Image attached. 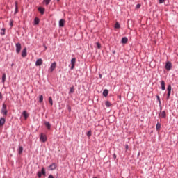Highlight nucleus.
<instances>
[{
    "instance_id": "obj_10",
    "label": "nucleus",
    "mask_w": 178,
    "mask_h": 178,
    "mask_svg": "<svg viewBox=\"0 0 178 178\" xmlns=\"http://www.w3.org/2000/svg\"><path fill=\"white\" fill-rule=\"evenodd\" d=\"M56 167H57L56 163H53L51 165H49V168L51 170H55V169H56Z\"/></svg>"
},
{
    "instance_id": "obj_5",
    "label": "nucleus",
    "mask_w": 178,
    "mask_h": 178,
    "mask_svg": "<svg viewBox=\"0 0 178 178\" xmlns=\"http://www.w3.org/2000/svg\"><path fill=\"white\" fill-rule=\"evenodd\" d=\"M40 140L42 141V143H45L47 141V135L41 134Z\"/></svg>"
},
{
    "instance_id": "obj_22",
    "label": "nucleus",
    "mask_w": 178,
    "mask_h": 178,
    "mask_svg": "<svg viewBox=\"0 0 178 178\" xmlns=\"http://www.w3.org/2000/svg\"><path fill=\"white\" fill-rule=\"evenodd\" d=\"M40 23V19H38V18H35V19H34V24H35V25H37V24H38Z\"/></svg>"
},
{
    "instance_id": "obj_2",
    "label": "nucleus",
    "mask_w": 178,
    "mask_h": 178,
    "mask_svg": "<svg viewBox=\"0 0 178 178\" xmlns=\"http://www.w3.org/2000/svg\"><path fill=\"white\" fill-rule=\"evenodd\" d=\"M167 91H168L167 99H169V98H170V94L172 92V86L171 85H168V86L167 88Z\"/></svg>"
},
{
    "instance_id": "obj_7",
    "label": "nucleus",
    "mask_w": 178,
    "mask_h": 178,
    "mask_svg": "<svg viewBox=\"0 0 178 178\" xmlns=\"http://www.w3.org/2000/svg\"><path fill=\"white\" fill-rule=\"evenodd\" d=\"M166 70H170L172 69V63L170 62H167L165 64Z\"/></svg>"
},
{
    "instance_id": "obj_17",
    "label": "nucleus",
    "mask_w": 178,
    "mask_h": 178,
    "mask_svg": "<svg viewBox=\"0 0 178 178\" xmlns=\"http://www.w3.org/2000/svg\"><path fill=\"white\" fill-rule=\"evenodd\" d=\"M44 124H45L46 127H47L49 130L51 129V124H49V122H44Z\"/></svg>"
},
{
    "instance_id": "obj_6",
    "label": "nucleus",
    "mask_w": 178,
    "mask_h": 178,
    "mask_svg": "<svg viewBox=\"0 0 178 178\" xmlns=\"http://www.w3.org/2000/svg\"><path fill=\"white\" fill-rule=\"evenodd\" d=\"M71 65H72L71 70H73V69H74V66L76 65V58H74L71 60Z\"/></svg>"
},
{
    "instance_id": "obj_9",
    "label": "nucleus",
    "mask_w": 178,
    "mask_h": 178,
    "mask_svg": "<svg viewBox=\"0 0 178 178\" xmlns=\"http://www.w3.org/2000/svg\"><path fill=\"white\" fill-rule=\"evenodd\" d=\"M41 65H42V59L39 58L35 62V66H41Z\"/></svg>"
},
{
    "instance_id": "obj_21",
    "label": "nucleus",
    "mask_w": 178,
    "mask_h": 178,
    "mask_svg": "<svg viewBox=\"0 0 178 178\" xmlns=\"http://www.w3.org/2000/svg\"><path fill=\"white\" fill-rule=\"evenodd\" d=\"M22 115H23L24 118H25V119H27V118H29V114H27V111H24L22 113Z\"/></svg>"
},
{
    "instance_id": "obj_46",
    "label": "nucleus",
    "mask_w": 178,
    "mask_h": 178,
    "mask_svg": "<svg viewBox=\"0 0 178 178\" xmlns=\"http://www.w3.org/2000/svg\"><path fill=\"white\" fill-rule=\"evenodd\" d=\"M99 77H100V79H102V75L100 74V75H99Z\"/></svg>"
},
{
    "instance_id": "obj_8",
    "label": "nucleus",
    "mask_w": 178,
    "mask_h": 178,
    "mask_svg": "<svg viewBox=\"0 0 178 178\" xmlns=\"http://www.w3.org/2000/svg\"><path fill=\"white\" fill-rule=\"evenodd\" d=\"M22 58H26L27 56V49L24 48L22 52Z\"/></svg>"
},
{
    "instance_id": "obj_45",
    "label": "nucleus",
    "mask_w": 178,
    "mask_h": 178,
    "mask_svg": "<svg viewBox=\"0 0 178 178\" xmlns=\"http://www.w3.org/2000/svg\"><path fill=\"white\" fill-rule=\"evenodd\" d=\"M113 54H116V51H113Z\"/></svg>"
},
{
    "instance_id": "obj_13",
    "label": "nucleus",
    "mask_w": 178,
    "mask_h": 178,
    "mask_svg": "<svg viewBox=\"0 0 178 178\" xmlns=\"http://www.w3.org/2000/svg\"><path fill=\"white\" fill-rule=\"evenodd\" d=\"M38 10L41 13V15H44V13L45 12V8L39 7Z\"/></svg>"
},
{
    "instance_id": "obj_4",
    "label": "nucleus",
    "mask_w": 178,
    "mask_h": 178,
    "mask_svg": "<svg viewBox=\"0 0 178 178\" xmlns=\"http://www.w3.org/2000/svg\"><path fill=\"white\" fill-rule=\"evenodd\" d=\"M54 69H56V62H54L51 65L50 68L49 69V72H50V73H52Z\"/></svg>"
},
{
    "instance_id": "obj_14",
    "label": "nucleus",
    "mask_w": 178,
    "mask_h": 178,
    "mask_svg": "<svg viewBox=\"0 0 178 178\" xmlns=\"http://www.w3.org/2000/svg\"><path fill=\"white\" fill-rule=\"evenodd\" d=\"M59 26H60V27H64L65 26V21H64V19H60L59 21Z\"/></svg>"
},
{
    "instance_id": "obj_19",
    "label": "nucleus",
    "mask_w": 178,
    "mask_h": 178,
    "mask_svg": "<svg viewBox=\"0 0 178 178\" xmlns=\"http://www.w3.org/2000/svg\"><path fill=\"white\" fill-rule=\"evenodd\" d=\"M5 124V118L0 119V126H3Z\"/></svg>"
},
{
    "instance_id": "obj_30",
    "label": "nucleus",
    "mask_w": 178,
    "mask_h": 178,
    "mask_svg": "<svg viewBox=\"0 0 178 178\" xmlns=\"http://www.w3.org/2000/svg\"><path fill=\"white\" fill-rule=\"evenodd\" d=\"M17 9H19L17 7V1H15V13H17Z\"/></svg>"
},
{
    "instance_id": "obj_29",
    "label": "nucleus",
    "mask_w": 178,
    "mask_h": 178,
    "mask_svg": "<svg viewBox=\"0 0 178 178\" xmlns=\"http://www.w3.org/2000/svg\"><path fill=\"white\" fill-rule=\"evenodd\" d=\"M105 105L106 106H107V108H109V106H111V102H109L108 101H106L105 102Z\"/></svg>"
},
{
    "instance_id": "obj_41",
    "label": "nucleus",
    "mask_w": 178,
    "mask_h": 178,
    "mask_svg": "<svg viewBox=\"0 0 178 178\" xmlns=\"http://www.w3.org/2000/svg\"><path fill=\"white\" fill-rule=\"evenodd\" d=\"M48 178H54V176L52 175H50Z\"/></svg>"
},
{
    "instance_id": "obj_36",
    "label": "nucleus",
    "mask_w": 178,
    "mask_h": 178,
    "mask_svg": "<svg viewBox=\"0 0 178 178\" xmlns=\"http://www.w3.org/2000/svg\"><path fill=\"white\" fill-rule=\"evenodd\" d=\"M42 175V174L41 173V172H39L38 173V177H41Z\"/></svg>"
},
{
    "instance_id": "obj_23",
    "label": "nucleus",
    "mask_w": 178,
    "mask_h": 178,
    "mask_svg": "<svg viewBox=\"0 0 178 178\" xmlns=\"http://www.w3.org/2000/svg\"><path fill=\"white\" fill-rule=\"evenodd\" d=\"M6 31V29H1V32H0V34H1V35H5V31Z\"/></svg>"
},
{
    "instance_id": "obj_34",
    "label": "nucleus",
    "mask_w": 178,
    "mask_h": 178,
    "mask_svg": "<svg viewBox=\"0 0 178 178\" xmlns=\"http://www.w3.org/2000/svg\"><path fill=\"white\" fill-rule=\"evenodd\" d=\"M87 136L88 137H91V131H88Z\"/></svg>"
},
{
    "instance_id": "obj_39",
    "label": "nucleus",
    "mask_w": 178,
    "mask_h": 178,
    "mask_svg": "<svg viewBox=\"0 0 178 178\" xmlns=\"http://www.w3.org/2000/svg\"><path fill=\"white\" fill-rule=\"evenodd\" d=\"M10 26L12 27V26H13V21H10Z\"/></svg>"
},
{
    "instance_id": "obj_25",
    "label": "nucleus",
    "mask_w": 178,
    "mask_h": 178,
    "mask_svg": "<svg viewBox=\"0 0 178 178\" xmlns=\"http://www.w3.org/2000/svg\"><path fill=\"white\" fill-rule=\"evenodd\" d=\"M49 103L50 104L51 106H52V105H54V102L52 101L51 97H49Z\"/></svg>"
},
{
    "instance_id": "obj_24",
    "label": "nucleus",
    "mask_w": 178,
    "mask_h": 178,
    "mask_svg": "<svg viewBox=\"0 0 178 178\" xmlns=\"http://www.w3.org/2000/svg\"><path fill=\"white\" fill-rule=\"evenodd\" d=\"M73 92H74V86H72V87L70 88L69 94H73Z\"/></svg>"
},
{
    "instance_id": "obj_28",
    "label": "nucleus",
    "mask_w": 178,
    "mask_h": 178,
    "mask_svg": "<svg viewBox=\"0 0 178 178\" xmlns=\"http://www.w3.org/2000/svg\"><path fill=\"white\" fill-rule=\"evenodd\" d=\"M115 29H120V24L119 22H116L115 25Z\"/></svg>"
},
{
    "instance_id": "obj_18",
    "label": "nucleus",
    "mask_w": 178,
    "mask_h": 178,
    "mask_svg": "<svg viewBox=\"0 0 178 178\" xmlns=\"http://www.w3.org/2000/svg\"><path fill=\"white\" fill-rule=\"evenodd\" d=\"M127 41H129L127 38H122V44H127Z\"/></svg>"
},
{
    "instance_id": "obj_42",
    "label": "nucleus",
    "mask_w": 178,
    "mask_h": 178,
    "mask_svg": "<svg viewBox=\"0 0 178 178\" xmlns=\"http://www.w3.org/2000/svg\"><path fill=\"white\" fill-rule=\"evenodd\" d=\"M0 99H2V93L0 92Z\"/></svg>"
},
{
    "instance_id": "obj_31",
    "label": "nucleus",
    "mask_w": 178,
    "mask_h": 178,
    "mask_svg": "<svg viewBox=\"0 0 178 178\" xmlns=\"http://www.w3.org/2000/svg\"><path fill=\"white\" fill-rule=\"evenodd\" d=\"M41 173H42V175H43L44 176H45V173H46V172H45V168H42V172H41Z\"/></svg>"
},
{
    "instance_id": "obj_20",
    "label": "nucleus",
    "mask_w": 178,
    "mask_h": 178,
    "mask_svg": "<svg viewBox=\"0 0 178 178\" xmlns=\"http://www.w3.org/2000/svg\"><path fill=\"white\" fill-rule=\"evenodd\" d=\"M156 129L158 131H159L161 130V124L159 122H158L156 125Z\"/></svg>"
},
{
    "instance_id": "obj_47",
    "label": "nucleus",
    "mask_w": 178,
    "mask_h": 178,
    "mask_svg": "<svg viewBox=\"0 0 178 178\" xmlns=\"http://www.w3.org/2000/svg\"><path fill=\"white\" fill-rule=\"evenodd\" d=\"M58 1H59V0H57Z\"/></svg>"
},
{
    "instance_id": "obj_11",
    "label": "nucleus",
    "mask_w": 178,
    "mask_h": 178,
    "mask_svg": "<svg viewBox=\"0 0 178 178\" xmlns=\"http://www.w3.org/2000/svg\"><path fill=\"white\" fill-rule=\"evenodd\" d=\"M161 90L163 91H165V90H166V87H165V81H161Z\"/></svg>"
},
{
    "instance_id": "obj_3",
    "label": "nucleus",
    "mask_w": 178,
    "mask_h": 178,
    "mask_svg": "<svg viewBox=\"0 0 178 178\" xmlns=\"http://www.w3.org/2000/svg\"><path fill=\"white\" fill-rule=\"evenodd\" d=\"M15 47L17 54H20V51H22V44L20 43H17Z\"/></svg>"
},
{
    "instance_id": "obj_15",
    "label": "nucleus",
    "mask_w": 178,
    "mask_h": 178,
    "mask_svg": "<svg viewBox=\"0 0 178 178\" xmlns=\"http://www.w3.org/2000/svg\"><path fill=\"white\" fill-rule=\"evenodd\" d=\"M159 116H160V118H166V113L165 112V111H163L160 113Z\"/></svg>"
},
{
    "instance_id": "obj_37",
    "label": "nucleus",
    "mask_w": 178,
    "mask_h": 178,
    "mask_svg": "<svg viewBox=\"0 0 178 178\" xmlns=\"http://www.w3.org/2000/svg\"><path fill=\"white\" fill-rule=\"evenodd\" d=\"M156 98L159 102H161V98L159 97V96H156Z\"/></svg>"
},
{
    "instance_id": "obj_26",
    "label": "nucleus",
    "mask_w": 178,
    "mask_h": 178,
    "mask_svg": "<svg viewBox=\"0 0 178 178\" xmlns=\"http://www.w3.org/2000/svg\"><path fill=\"white\" fill-rule=\"evenodd\" d=\"M42 101H44V96H42V95H40L39 96V102H42Z\"/></svg>"
},
{
    "instance_id": "obj_35",
    "label": "nucleus",
    "mask_w": 178,
    "mask_h": 178,
    "mask_svg": "<svg viewBox=\"0 0 178 178\" xmlns=\"http://www.w3.org/2000/svg\"><path fill=\"white\" fill-rule=\"evenodd\" d=\"M140 8H141V4H137L136 5V8L140 9Z\"/></svg>"
},
{
    "instance_id": "obj_33",
    "label": "nucleus",
    "mask_w": 178,
    "mask_h": 178,
    "mask_svg": "<svg viewBox=\"0 0 178 178\" xmlns=\"http://www.w3.org/2000/svg\"><path fill=\"white\" fill-rule=\"evenodd\" d=\"M96 45H97L98 49H101V44H99V42H97Z\"/></svg>"
},
{
    "instance_id": "obj_43",
    "label": "nucleus",
    "mask_w": 178,
    "mask_h": 178,
    "mask_svg": "<svg viewBox=\"0 0 178 178\" xmlns=\"http://www.w3.org/2000/svg\"><path fill=\"white\" fill-rule=\"evenodd\" d=\"M68 110L70 112V111H72V108H70V106H68Z\"/></svg>"
},
{
    "instance_id": "obj_27",
    "label": "nucleus",
    "mask_w": 178,
    "mask_h": 178,
    "mask_svg": "<svg viewBox=\"0 0 178 178\" xmlns=\"http://www.w3.org/2000/svg\"><path fill=\"white\" fill-rule=\"evenodd\" d=\"M5 80H6V74H3V75H2V81H3V83H5Z\"/></svg>"
},
{
    "instance_id": "obj_40",
    "label": "nucleus",
    "mask_w": 178,
    "mask_h": 178,
    "mask_svg": "<svg viewBox=\"0 0 178 178\" xmlns=\"http://www.w3.org/2000/svg\"><path fill=\"white\" fill-rule=\"evenodd\" d=\"M125 148H126L127 150L129 149V145H125Z\"/></svg>"
},
{
    "instance_id": "obj_12",
    "label": "nucleus",
    "mask_w": 178,
    "mask_h": 178,
    "mask_svg": "<svg viewBox=\"0 0 178 178\" xmlns=\"http://www.w3.org/2000/svg\"><path fill=\"white\" fill-rule=\"evenodd\" d=\"M17 151L19 155H22V154H23V147L21 145H19Z\"/></svg>"
},
{
    "instance_id": "obj_1",
    "label": "nucleus",
    "mask_w": 178,
    "mask_h": 178,
    "mask_svg": "<svg viewBox=\"0 0 178 178\" xmlns=\"http://www.w3.org/2000/svg\"><path fill=\"white\" fill-rule=\"evenodd\" d=\"M1 113H3V115H4L5 116L8 115V110H6V104H3V106L1 108Z\"/></svg>"
},
{
    "instance_id": "obj_16",
    "label": "nucleus",
    "mask_w": 178,
    "mask_h": 178,
    "mask_svg": "<svg viewBox=\"0 0 178 178\" xmlns=\"http://www.w3.org/2000/svg\"><path fill=\"white\" fill-rule=\"evenodd\" d=\"M108 94H109V91L108 89H105L103 92L104 97H108Z\"/></svg>"
},
{
    "instance_id": "obj_44",
    "label": "nucleus",
    "mask_w": 178,
    "mask_h": 178,
    "mask_svg": "<svg viewBox=\"0 0 178 178\" xmlns=\"http://www.w3.org/2000/svg\"><path fill=\"white\" fill-rule=\"evenodd\" d=\"M113 158L116 159V154H113Z\"/></svg>"
},
{
    "instance_id": "obj_38",
    "label": "nucleus",
    "mask_w": 178,
    "mask_h": 178,
    "mask_svg": "<svg viewBox=\"0 0 178 178\" xmlns=\"http://www.w3.org/2000/svg\"><path fill=\"white\" fill-rule=\"evenodd\" d=\"M165 2V0H159V3H163Z\"/></svg>"
},
{
    "instance_id": "obj_32",
    "label": "nucleus",
    "mask_w": 178,
    "mask_h": 178,
    "mask_svg": "<svg viewBox=\"0 0 178 178\" xmlns=\"http://www.w3.org/2000/svg\"><path fill=\"white\" fill-rule=\"evenodd\" d=\"M44 2L46 3V5H49V2H51V0H44Z\"/></svg>"
}]
</instances>
